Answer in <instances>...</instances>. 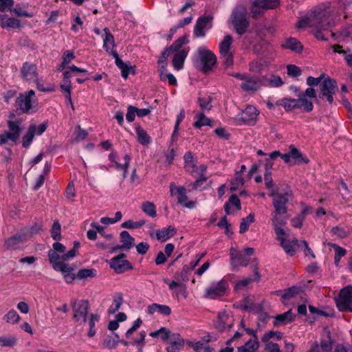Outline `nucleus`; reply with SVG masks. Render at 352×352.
Listing matches in <instances>:
<instances>
[{"mask_svg": "<svg viewBox=\"0 0 352 352\" xmlns=\"http://www.w3.org/2000/svg\"><path fill=\"white\" fill-rule=\"evenodd\" d=\"M338 17V12L331 3L327 2L316 6L308 12L307 15L302 18L296 27L302 28L309 26L316 29V37L320 40H327L321 33L322 30H326L330 28Z\"/></svg>", "mask_w": 352, "mask_h": 352, "instance_id": "obj_1", "label": "nucleus"}, {"mask_svg": "<svg viewBox=\"0 0 352 352\" xmlns=\"http://www.w3.org/2000/svg\"><path fill=\"white\" fill-rule=\"evenodd\" d=\"M228 23L233 26L237 34L241 35L245 33L250 25L246 7L241 4L236 6L232 11Z\"/></svg>", "mask_w": 352, "mask_h": 352, "instance_id": "obj_2", "label": "nucleus"}, {"mask_svg": "<svg viewBox=\"0 0 352 352\" xmlns=\"http://www.w3.org/2000/svg\"><path fill=\"white\" fill-rule=\"evenodd\" d=\"M254 254V249L252 248H245L242 251H238L234 248L230 250V264L233 270H237L240 267H247L250 256Z\"/></svg>", "mask_w": 352, "mask_h": 352, "instance_id": "obj_3", "label": "nucleus"}, {"mask_svg": "<svg viewBox=\"0 0 352 352\" xmlns=\"http://www.w3.org/2000/svg\"><path fill=\"white\" fill-rule=\"evenodd\" d=\"M196 61L204 72L210 71L217 63V57L210 50L200 47L197 50Z\"/></svg>", "mask_w": 352, "mask_h": 352, "instance_id": "obj_4", "label": "nucleus"}, {"mask_svg": "<svg viewBox=\"0 0 352 352\" xmlns=\"http://www.w3.org/2000/svg\"><path fill=\"white\" fill-rule=\"evenodd\" d=\"M270 196L273 197L272 204L274 211H277L278 213L287 212V204L291 196V190L288 187H286L283 191L272 190Z\"/></svg>", "mask_w": 352, "mask_h": 352, "instance_id": "obj_5", "label": "nucleus"}, {"mask_svg": "<svg viewBox=\"0 0 352 352\" xmlns=\"http://www.w3.org/2000/svg\"><path fill=\"white\" fill-rule=\"evenodd\" d=\"M336 303L339 311L352 313L351 285H348L340 291L338 296L336 298Z\"/></svg>", "mask_w": 352, "mask_h": 352, "instance_id": "obj_6", "label": "nucleus"}, {"mask_svg": "<svg viewBox=\"0 0 352 352\" xmlns=\"http://www.w3.org/2000/svg\"><path fill=\"white\" fill-rule=\"evenodd\" d=\"M260 111L253 105H247L244 110L239 113L236 118L238 124L254 126L257 122Z\"/></svg>", "mask_w": 352, "mask_h": 352, "instance_id": "obj_7", "label": "nucleus"}, {"mask_svg": "<svg viewBox=\"0 0 352 352\" xmlns=\"http://www.w3.org/2000/svg\"><path fill=\"white\" fill-rule=\"evenodd\" d=\"M228 288V283L225 279L213 282L206 289L204 297L209 299H216L223 296Z\"/></svg>", "mask_w": 352, "mask_h": 352, "instance_id": "obj_8", "label": "nucleus"}, {"mask_svg": "<svg viewBox=\"0 0 352 352\" xmlns=\"http://www.w3.org/2000/svg\"><path fill=\"white\" fill-rule=\"evenodd\" d=\"M7 124L9 131L0 135V145L7 143L9 140L15 142L21 135V129L19 120H8Z\"/></svg>", "mask_w": 352, "mask_h": 352, "instance_id": "obj_9", "label": "nucleus"}, {"mask_svg": "<svg viewBox=\"0 0 352 352\" xmlns=\"http://www.w3.org/2000/svg\"><path fill=\"white\" fill-rule=\"evenodd\" d=\"M177 194V202L179 204L188 208L193 209L196 206L195 201L189 200L186 195V189L183 186L177 187L174 183L170 184V192L171 196Z\"/></svg>", "mask_w": 352, "mask_h": 352, "instance_id": "obj_10", "label": "nucleus"}, {"mask_svg": "<svg viewBox=\"0 0 352 352\" xmlns=\"http://www.w3.org/2000/svg\"><path fill=\"white\" fill-rule=\"evenodd\" d=\"M35 96L34 90L31 89L19 96L16 100L18 110L22 113H28L33 108L32 98Z\"/></svg>", "mask_w": 352, "mask_h": 352, "instance_id": "obj_11", "label": "nucleus"}, {"mask_svg": "<svg viewBox=\"0 0 352 352\" xmlns=\"http://www.w3.org/2000/svg\"><path fill=\"white\" fill-rule=\"evenodd\" d=\"M212 16L210 15L199 17L195 25L194 36L197 38L204 37L206 31L210 30L212 27Z\"/></svg>", "mask_w": 352, "mask_h": 352, "instance_id": "obj_12", "label": "nucleus"}, {"mask_svg": "<svg viewBox=\"0 0 352 352\" xmlns=\"http://www.w3.org/2000/svg\"><path fill=\"white\" fill-rule=\"evenodd\" d=\"M21 77L23 81L34 82L38 78L37 65L33 63L25 62L21 67Z\"/></svg>", "mask_w": 352, "mask_h": 352, "instance_id": "obj_13", "label": "nucleus"}, {"mask_svg": "<svg viewBox=\"0 0 352 352\" xmlns=\"http://www.w3.org/2000/svg\"><path fill=\"white\" fill-rule=\"evenodd\" d=\"M265 77H256L248 76L241 83V88L247 92H254L259 90L264 85Z\"/></svg>", "mask_w": 352, "mask_h": 352, "instance_id": "obj_14", "label": "nucleus"}, {"mask_svg": "<svg viewBox=\"0 0 352 352\" xmlns=\"http://www.w3.org/2000/svg\"><path fill=\"white\" fill-rule=\"evenodd\" d=\"M125 256L126 255L122 253L111 258V268L118 274H122L133 269L132 264L124 259Z\"/></svg>", "mask_w": 352, "mask_h": 352, "instance_id": "obj_15", "label": "nucleus"}, {"mask_svg": "<svg viewBox=\"0 0 352 352\" xmlns=\"http://www.w3.org/2000/svg\"><path fill=\"white\" fill-rule=\"evenodd\" d=\"M131 162V157L129 155H124L122 157L115 159L114 155L111 153V167L120 172L122 179L126 176L127 168Z\"/></svg>", "mask_w": 352, "mask_h": 352, "instance_id": "obj_16", "label": "nucleus"}, {"mask_svg": "<svg viewBox=\"0 0 352 352\" xmlns=\"http://www.w3.org/2000/svg\"><path fill=\"white\" fill-rule=\"evenodd\" d=\"M322 97H326L327 101L331 104L333 101V95L337 90L336 81L330 78H326L320 85Z\"/></svg>", "mask_w": 352, "mask_h": 352, "instance_id": "obj_17", "label": "nucleus"}, {"mask_svg": "<svg viewBox=\"0 0 352 352\" xmlns=\"http://www.w3.org/2000/svg\"><path fill=\"white\" fill-rule=\"evenodd\" d=\"M111 56L115 60V65L120 70L121 76L126 79L130 74H134V68L129 63L124 62L117 52L111 50Z\"/></svg>", "mask_w": 352, "mask_h": 352, "instance_id": "obj_18", "label": "nucleus"}, {"mask_svg": "<svg viewBox=\"0 0 352 352\" xmlns=\"http://www.w3.org/2000/svg\"><path fill=\"white\" fill-rule=\"evenodd\" d=\"M234 323L233 317L225 311H221L218 314L217 320L215 322L216 328L221 331L230 329Z\"/></svg>", "mask_w": 352, "mask_h": 352, "instance_id": "obj_19", "label": "nucleus"}, {"mask_svg": "<svg viewBox=\"0 0 352 352\" xmlns=\"http://www.w3.org/2000/svg\"><path fill=\"white\" fill-rule=\"evenodd\" d=\"M88 313V303L86 301H80L74 305V318L80 324L86 322Z\"/></svg>", "mask_w": 352, "mask_h": 352, "instance_id": "obj_20", "label": "nucleus"}, {"mask_svg": "<svg viewBox=\"0 0 352 352\" xmlns=\"http://www.w3.org/2000/svg\"><path fill=\"white\" fill-rule=\"evenodd\" d=\"M277 239L280 241L281 247L284 249L285 252L290 256H292L296 252V247L298 244V240L294 239L292 241L287 239V234L285 232L281 235H276Z\"/></svg>", "mask_w": 352, "mask_h": 352, "instance_id": "obj_21", "label": "nucleus"}, {"mask_svg": "<svg viewBox=\"0 0 352 352\" xmlns=\"http://www.w3.org/2000/svg\"><path fill=\"white\" fill-rule=\"evenodd\" d=\"M48 256L50 263L52 265L54 270L65 272L69 270L68 264L61 261L62 256L60 257L55 250H50L48 252Z\"/></svg>", "mask_w": 352, "mask_h": 352, "instance_id": "obj_22", "label": "nucleus"}, {"mask_svg": "<svg viewBox=\"0 0 352 352\" xmlns=\"http://www.w3.org/2000/svg\"><path fill=\"white\" fill-rule=\"evenodd\" d=\"M167 344V352H180L184 346L185 342L180 334L173 333Z\"/></svg>", "mask_w": 352, "mask_h": 352, "instance_id": "obj_23", "label": "nucleus"}, {"mask_svg": "<svg viewBox=\"0 0 352 352\" xmlns=\"http://www.w3.org/2000/svg\"><path fill=\"white\" fill-rule=\"evenodd\" d=\"M285 213H278L277 211L272 212V222L276 235H281L284 232L282 226L287 223V219L282 217Z\"/></svg>", "mask_w": 352, "mask_h": 352, "instance_id": "obj_24", "label": "nucleus"}, {"mask_svg": "<svg viewBox=\"0 0 352 352\" xmlns=\"http://www.w3.org/2000/svg\"><path fill=\"white\" fill-rule=\"evenodd\" d=\"M188 54V50L184 49L181 51L175 52L171 54L173 55V65L175 69L180 70L184 67V60Z\"/></svg>", "mask_w": 352, "mask_h": 352, "instance_id": "obj_25", "label": "nucleus"}, {"mask_svg": "<svg viewBox=\"0 0 352 352\" xmlns=\"http://www.w3.org/2000/svg\"><path fill=\"white\" fill-rule=\"evenodd\" d=\"M0 25L4 29L20 28L21 26L19 20L8 17L4 14H0Z\"/></svg>", "mask_w": 352, "mask_h": 352, "instance_id": "obj_26", "label": "nucleus"}, {"mask_svg": "<svg viewBox=\"0 0 352 352\" xmlns=\"http://www.w3.org/2000/svg\"><path fill=\"white\" fill-rule=\"evenodd\" d=\"M156 312L164 316H169L171 314V309L168 305L157 303H153L147 307L148 314L152 315Z\"/></svg>", "mask_w": 352, "mask_h": 352, "instance_id": "obj_27", "label": "nucleus"}, {"mask_svg": "<svg viewBox=\"0 0 352 352\" xmlns=\"http://www.w3.org/2000/svg\"><path fill=\"white\" fill-rule=\"evenodd\" d=\"M120 241L122 245L120 248L124 250H130L134 246L135 239L132 237L128 231L124 230L120 233Z\"/></svg>", "mask_w": 352, "mask_h": 352, "instance_id": "obj_28", "label": "nucleus"}, {"mask_svg": "<svg viewBox=\"0 0 352 352\" xmlns=\"http://www.w3.org/2000/svg\"><path fill=\"white\" fill-rule=\"evenodd\" d=\"M281 47L285 49H289L296 52H300L302 50V45L300 42L295 38L286 39L283 43H282Z\"/></svg>", "mask_w": 352, "mask_h": 352, "instance_id": "obj_29", "label": "nucleus"}, {"mask_svg": "<svg viewBox=\"0 0 352 352\" xmlns=\"http://www.w3.org/2000/svg\"><path fill=\"white\" fill-rule=\"evenodd\" d=\"M176 234V230L169 226L168 228L159 230L156 232V237L160 241H165Z\"/></svg>", "mask_w": 352, "mask_h": 352, "instance_id": "obj_30", "label": "nucleus"}, {"mask_svg": "<svg viewBox=\"0 0 352 352\" xmlns=\"http://www.w3.org/2000/svg\"><path fill=\"white\" fill-rule=\"evenodd\" d=\"M296 109H303L306 112H310L313 110L314 105L312 102L305 96L300 95L296 99Z\"/></svg>", "mask_w": 352, "mask_h": 352, "instance_id": "obj_31", "label": "nucleus"}, {"mask_svg": "<svg viewBox=\"0 0 352 352\" xmlns=\"http://www.w3.org/2000/svg\"><path fill=\"white\" fill-rule=\"evenodd\" d=\"M164 283L168 284L169 289L172 291L173 294L179 295L183 294L184 298L186 297V287L182 285V284L176 282V281H169L168 279H164Z\"/></svg>", "mask_w": 352, "mask_h": 352, "instance_id": "obj_32", "label": "nucleus"}, {"mask_svg": "<svg viewBox=\"0 0 352 352\" xmlns=\"http://www.w3.org/2000/svg\"><path fill=\"white\" fill-rule=\"evenodd\" d=\"M232 42L233 39L231 35L228 34L224 36L223 39L220 42L219 46L220 55L232 53L230 50Z\"/></svg>", "mask_w": 352, "mask_h": 352, "instance_id": "obj_33", "label": "nucleus"}, {"mask_svg": "<svg viewBox=\"0 0 352 352\" xmlns=\"http://www.w3.org/2000/svg\"><path fill=\"white\" fill-rule=\"evenodd\" d=\"M331 48L333 50L334 53L343 55L347 65L349 67H352V54L350 53L349 50H343L342 46L340 45H331Z\"/></svg>", "mask_w": 352, "mask_h": 352, "instance_id": "obj_34", "label": "nucleus"}, {"mask_svg": "<svg viewBox=\"0 0 352 352\" xmlns=\"http://www.w3.org/2000/svg\"><path fill=\"white\" fill-rule=\"evenodd\" d=\"M36 124H32L29 126L26 134L23 137L22 143L23 146L28 148L31 144L34 135H36Z\"/></svg>", "mask_w": 352, "mask_h": 352, "instance_id": "obj_35", "label": "nucleus"}, {"mask_svg": "<svg viewBox=\"0 0 352 352\" xmlns=\"http://www.w3.org/2000/svg\"><path fill=\"white\" fill-rule=\"evenodd\" d=\"M273 166V162H267L265 164V173L264 175L265 184L268 189L274 190L273 188V179L272 177L271 169Z\"/></svg>", "mask_w": 352, "mask_h": 352, "instance_id": "obj_36", "label": "nucleus"}, {"mask_svg": "<svg viewBox=\"0 0 352 352\" xmlns=\"http://www.w3.org/2000/svg\"><path fill=\"white\" fill-rule=\"evenodd\" d=\"M135 132L137 134L138 140L142 145L146 146L151 143V137L140 126L135 128Z\"/></svg>", "mask_w": 352, "mask_h": 352, "instance_id": "obj_37", "label": "nucleus"}, {"mask_svg": "<svg viewBox=\"0 0 352 352\" xmlns=\"http://www.w3.org/2000/svg\"><path fill=\"white\" fill-rule=\"evenodd\" d=\"M258 348V342L256 339L249 340L246 343L238 348L239 352H254Z\"/></svg>", "mask_w": 352, "mask_h": 352, "instance_id": "obj_38", "label": "nucleus"}, {"mask_svg": "<svg viewBox=\"0 0 352 352\" xmlns=\"http://www.w3.org/2000/svg\"><path fill=\"white\" fill-rule=\"evenodd\" d=\"M293 320V316L291 310H289L282 314L277 315L275 317L274 325L280 324H287Z\"/></svg>", "mask_w": 352, "mask_h": 352, "instance_id": "obj_39", "label": "nucleus"}, {"mask_svg": "<svg viewBox=\"0 0 352 352\" xmlns=\"http://www.w3.org/2000/svg\"><path fill=\"white\" fill-rule=\"evenodd\" d=\"M289 154L291 158L294 160L296 162L307 163L309 162V160L307 158L302 157V153L294 145H291L289 146Z\"/></svg>", "mask_w": 352, "mask_h": 352, "instance_id": "obj_40", "label": "nucleus"}, {"mask_svg": "<svg viewBox=\"0 0 352 352\" xmlns=\"http://www.w3.org/2000/svg\"><path fill=\"white\" fill-rule=\"evenodd\" d=\"M23 240L19 236H13L8 239L5 243V246L8 249L16 250L22 243Z\"/></svg>", "mask_w": 352, "mask_h": 352, "instance_id": "obj_41", "label": "nucleus"}, {"mask_svg": "<svg viewBox=\"0 0 352 352\" xmlns=\"http://www.w3.org/2000/svg\"><path fill=\"white\" fill-rule=\"evenodd\" d=\"M276 104L278 106H283L287 111L294 109H296V99L283 98L281 100H277Z\"/></svg>", "mask_w": 352, "mask_h": 352, "instance_id": "obj_42", "label": "nucleus"}, {"mask_svg": "<svg viewBox=\"0 0 352 352\" xmlns=\"http://www.w3.org/2000/svg\"><path fill=\"white\" fill-rule=\"evenodd\" d=\"M244 182V179L241 174H240V172H236L234 178L230 182V190H236L239 187L243 186Z\"/></svg>", "mask_w": 352, "mask_h": 352, "instance_id": "obj_43", "label": "nucleus"}, {"mask_svg": "<svg viewBox=\"0 0 352 352\" xmlns=\"http://www.w3.org/2000/svg\"><path fill=\"white\" fill-rule=\"evenodd\" d=\"M267 65L268 63L265 60H254L250 64V70L252 72L260 73Z\"/></svg>", "mask_w": 352, "mask_h": 352, "instance_id": "obj_44", "label": "nucleus"}, {"mask_svg": "<svg viewBox=\"0 0 352 352\" xmlns=\"http://www.w3.org/2000/svg\"><path fill=\"white\" fill-rule=\"evenodd\" d=\"M94 32L100 35L103 41V47L105 49L107 52H109V46L108 43L110 38V33L109 29L105 28L102 32L98 29H94Z\"/></svg>", "mask_w": 352, "mask_h": 352, "instance_id": "obj_45", "label": "nucleus"}, {"mask_svg": "<svg viewBox=\"0 0 352 352\" xmlns=\"http://www.w3.org/2000/svg\"><path fill=\"white\" fill-rule=\"evenodd\" d=\"M143 212L151 217H155L157 215L156 208L153 203L145 201L142 205Z\"/></svg>", "mask_w": 352, "mask_h": 352, "instance_id": "obj_46", "label": "nucleus"}, {"mask_svg": "<svg viewBox=\"0 0 352 352\" xmlns=\"http://www.w3.org/2000/svg\"><path fill=\"white\" fill-rule=\"evenodd\" d=\"M210 120L203 113H199L196 116V121L194 126L196 128L200 129L204 126H210Z\"/></svg>", "mask_w": 352, "mask_h": 352, "instance_id": "obj_47", "label": "nucleus"}, {"mask_svg": "<svg viewBox=\"0 0 352 352\" xmlns=\"http://www.w3.org/2000/svg\"><path fill=\"white\" fill-rule=\"evenodd\" d=\"M188 40L186 36H182L177 38L176 41L173 42V43L169 47L168 49H170V52L173 53L175 52H178L184 50V48H182V47L187 43Z\"/></svg>", "mask_w": 352, "mask_h": 352, "instance_id": "obj_48", "label": "nucleus"}, {"mask_svg": "<svg viewBox=\"0 0 352 352\" xmlns=\"http://www.w3.org/2000/svg\"><path fill=\"white\" fill-rule=\"evenodd\" d=\"M230 205L234 206L237 210L241 209V203L240 200L236 195H232L228 200V202L226 203L224 206L225 211L226 214H230Z\"/></svg>", "mask_w": 352, "mask_h": 352, "instance_id": "obj_49", "label": "nucleus"}, {"mask_svg": "<svg viewBox=\"0 0 352 352\" xmlns=\"http://www.w3.org/2000/svg\"><path fill=\"white\" fill-rule=\"evenodd\" d=\"M96 275V270L94 269H82L78 272L76 278L82 280L94 277Z\"/></svg>", "mask_w": 352, "mask_h": 352, "instance_id": "obj_50", "label": "nucleus"}, {"mask_svg": "<svg viewBox=\"0 0 352 352\" xmlns=\"http://www.w3.org/2000/svg\"><path fill=\"white\" fill-rule=\"evenodd\" d=\"M3 319L8 323L15 324L20 320L21 317L14 309H11L3 316Z\"/></svg>", "mask_w": 352, "mask_h": 352, "instance_id": "obj_51", "label": "nucleus"}, {"mask_svg": "<svg viewBox=\"0 0 352 352\" xmlns=\"http://www.w3.org/2000/svg\"><path fill=\"white\" fill-rule=\"evenodd\" d=\"M127 316L124 312H118L115 316V319L111 320V331L116 330L119 327V322L126 321Z\"/></svg>", "mask_w": 352, "mask_h": 352, "instance_id": "obj_52", "label": "nucleus"}, {"mask_svg": "<svg viewBox=\"0 0 352 352\" xmlns=\"http://www.w3.org/2000/svg\"><path fill=\"white\" fill-rule=\"evenodd\" d=\"M16 342V339L13 336H0V346H13Z\"/></svg>", "mask_w": 352, "mask_h": 352, "instance_id": "obj_53", "label": "nucleus"}, {"mask_svg": "<svg viewBox=\"0 0 352 352\" xmlns=\"http://www.w3.org/2000/svg\"><path fill=\"white\" fill-rule=\"evenodd\" d=\"M256 3L265 9H272L278 6L279 0H256Z\"/></svg>", "mask_w": 352, "mask_h": 352, "instance_id": "obj_54", "label": "nucleus"}, {"mask_svg": "<svg viewBox=\"0 0 352 352\" xmlns=\"http://www.w3.org/2000/svg\"><path fill=\"white\" fill-rule=\"evenodd\" d=\"M300 291V288L296 286H293L286 289L282 294L281 297L284 300H289L298 294Z\"/></svg>", "mask_w": 352, "mask_h": 352, "instance_id": "obj_55", "label": "nucleus"}, {"mask_svg": "<svg viewBox=\"0 0 352 352\" xmlns=\"http://www.w3.org/2000/svg\"><path fill=\"white\" fill-rule=\"evenodd\" d=\"M146 336V332L144 331H141L139 333L138 338L133 339V340L131 342V344L136 346L138 349L141 351L144 346V340Z\"/></svg>", "mask_w": 352, "mask_h": 352, "instance_id": "obj_56", "label": "nucleus"}, {"mask_svg": "<svg viewBox=\"0 0 352 352\" xmlns=\"http://www.w3.org/2000/svg\"><path fill=\"white\" fill-rule=\"evenodd\" d=\"M323 337L327 338V340H322L320 343V347L324 351H329L331 349V340L330 339V331L327 329H324L323 331Z\"/></svg>", "mask_w": 352, "mask_h": 352, "instance_id": "obj_57", "label": "nucleus"}, {"mask_svg": "<svg viewBox=\"0 0 352 352\" xmlns=\"http://www.w3.org/2000/svg\"><path fill=\"white\" fill-rule=\"evenodd\" d=\"M283 84V82L281 78L276 75H272L267 80V84L264 83L265 85H267L270 87H280Z\"/></svg>", "mask_w": 352, "mask_h": 352, "instance_id": "obj_58", "label": "nucleus"}, {"mask_svg": "<svg viewBox=\"0 0 352 352\" xmlns=\"http://www.w3.org/2000/svg\"><path fill=\"white\" fill-rule=\"evenodd\" d=\"M282 336H283V334L282 333H280V331H268L267 333H265L263 337H262V341L263 342H270V340L272 338H276V340H281L282 338Z\"/></svg>", "mask_w": 352, "mask_h": 352, "instance_id": "obj_59", "label": "nucleus"}, {"mask_svg": "<svg viewBox=\"0 0 352 352\" xmlns=\"http://www.w3.org/2000/svg\"><path fill=\"white\" fill-rule=\"evenodd\" d=\"M60 228L59 222L58 221H55L51 229V235L56 241L60 240Z\"/></svg>", "mask_w": 352, "mask_h": 352, "instance_id": "obj_60", "label": "nucleus"}, {"mask_svg": "<svg viewBox=\"0 0 352 352\" xmlns=\"http://www.w3.org/2000/svg\"><path fill=\"white\" fill-rule=\"evenodd\" d=\"M189 345L192 346L197 352H211V349L209 345L201 342H197L195 344L190 342Z\"/></svg>", "mask_w": 352, "mask_h": 352, "instance_id": "obj_61", "label": "nucleus"}, {"mask_svg": "<svg viewBox=\"0 0 352 352\" xmlns=\"http://www.w3.org/2000/svg\"><path fill=\"white\" fill-rule=\"evenodd\" d=\"M170 50V49L166 48L160 56L158 60V65L160 68L161 67L162 69H165L167 65L166 58L169 55L172 54Z\"/></svg>", "mask_w": 352, "mask_h": 352, "instance_id": "obj_62", "label": "nucleus"}, {"mask_svg": "<svg viewBox=\"0 0 352 352\" xmlns=\"http://www.w3.org/2000/svg\"><path fill=\"white\" fill-rule=\"evenodd\" d=\"M122 302H123V295L120 292L116 293L113 296V303L115 305V307L113 310H111V313H113L116 311L119 310Z\"/></svg>", "mask_w": 352, "mask_h": 352, "instance_id": "obj_63", "label": "nucleus"}, {"mask_svg": "<svg viewBox=\"0 0 352 352\" xmlns=\"http://www.w3.org/2000/svg\"><path fill=\"white\" fill-rule=\"evenodd\" d=\"M265 350L267 352H283L278 344L272 342H265Z\"/></svg>", "mask_w": 352, "mask_h": 352, "instance_id": "obj_64", "label": "nucleus"}]
</instances>
